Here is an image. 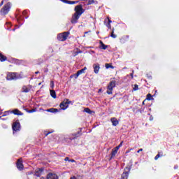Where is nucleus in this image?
<instances>
[{"instance_id":"48","label":"nucleus","mask_w":179,"mask_h":179,"mask_svg":"<svg viewBox=\"0 0 179 179\" xmlns=\"http://www.w3.org/2000/svg\"><path fill=\"white\" fill-rule=\"evenodd\" d=\"M106 20H105V22H104L106 23Z\"/></svg>"},{"instance_id":"23","label":"nucleus","mask_w":179,"mask_h":179,"mask_svg":"<svg viewBox=\"0 0 179 179\" xmlns=\"http://www.w3.org/2000/svg\"><path fill=\"white\" fill-rule=\"evenodd\" d=\"M82 73H85V71L83 69L78 71L76 75V79L78 78V76H79V75H82Z\"/></svg>"},{"instance_id":"24","label":"nucleus","mask_w":179,"mask_h":179,"mask_svg":"<svg viewBox=\"0 0 179 179\" xmlns=\"http://www.w3.org/2000/svg\"><path fill=\"white\" fill-rule=\"evenodd\" d=\"M105 66H106V69H108V68H111V69H114V66H113L110 64H106Z\"/></svg>"},{"instance_id":"4","label":"nucleus","mask_w":179,"mask_h":179,"mask_svg":"<svg viewBox=\"0 0 179 179\" xmlns=\"http://www.w3.org/2000/svg\"><path fill=\"white\" fill-rule=\"evenodd\" d=\"M115 87V80L110 81L107 87V92L108 94H113V90Z\"/></svg>"},{"instance_id":"42","label":"nucleus","mask_w":179,"mask_h":179,"mask_svg":"<svg viewBox=\"0 0 179 179\" xmlns=\"http://www.w3.org/2000/svg\"><path fill=\"white\" fill-rule=\"evenodd\" d=\"M39 73H40V72H38V71L35 72L36 74Z\"/></svg>"},{"instance_id":"49","label":"nucleus","mask_w":179,"mask_h":179,"mask_svg":"<svg viewBox=\"0 0 179 179\" xmlns=\"http://www.w3.org/2000/svg\"><path fill=\"white\" fill-rule=\"evenodd\" d=\"M41 179H44L43 177Z\"/></svg>"},{"instance_id":"12","label":"nucleus","mask_w":179,"mask_h":179,"mask_svg":"<svg viewBox=\"0 0 179 179\" xmlns=\"http://www.w3.org/2000/svg\"><path fill=\"white\" fill-rule=\"evenodd\" d=\"M94 73H99V71L100 70V64H94L93 65Z\"/></svg>"},{"instance_id":"16","label":"nucleus","mask_w":179,"mask_h":179,"mask_svg":"<svg viewBox=\"0 0 179 179\" xmlns=\"http://www.w3.org/2000/svg\"><path fill=\"white\" fill-rule=\"evenodd\" d=\"M128 176H129V172L128 171L124 172L122 174V179H128Z\"/></svg>"},{"instance_id":"21","label":"nucleus","mask_w":179,"mask_h":179,"mask_svg":"<svg viewBox=\"0 0 179 179\" xmlns=\"http://www.w3.org/2000/svg\"><path fill=\"white\" fill-rule=\"evenodd\" d=\"M6 59H8V58L6 56H4L3 55H1L0 56L1 62H3L4 61H6Z\"/></svg>"},{"instance_id":"46","label":"nucleus","mask_w":179,"mask_h":179,"mask_svg":"<svg viewBox=\"0 0 179 179\" xmlns=\"http://www.w3.org/2000/svg\"><path fill=\"white\" fill-rule=\"evenodd\" d=\"M2 3H3V1L1 2V5H2Z\"/></svg>"},{"instance_id":"32","label":"nucleus","mask_w":179,"mask_h":179,"mask_svg":"<svg viewBox=\"0 0 179 179\" xmlns=\"http://www.w3.org/2000/svg\"><path fill=\"white\" fill-rule=\"evenodd\" d=\"M92 3H94V0H89L88 5H92Z\"/></svg>"},{"instance_id":"18","label":"nucleus","mask_w":179,"mask_h":179,"mask_svg":"<svg viewBox=\"0 0 179 179\" xmlns=\"http://www.w3.org/2000/svg\"><path fill=\"white\" fill-rule=\"evenodd\" d=\"M85 113H87V114H94V111H92L89 108H85L84 109Z\"/></svg>"},{"instance_id":"2","label":"nucleus","mask_w":179,"mask_h":179,"mask_svg":"<svg viewBox=\"0 0 179 179\" xmlns=\"http://www.w3.org/2000/svg\"><path fill=\"white\" fill-rule=\"evenodd\" d=\"M69 36V31L63 32L57 35V40H59V41H65Z\"/></svg>"},{"instance_id":"15","label":"nucleus","mask_w":179,"mask_h":179,"mask_svg":"<svg viewBox=\"0 0 179 179\" xmlns=\"http://www.w3.org/2000/svg\"><path fill=\"white\" fill-rule=\"evenodd\" d=\"M110 121L114 127H117V125L119 124L118 120H117L115 117H112Z\"/></svg>"},{"instance_id":"6","label":"nucleus","mask_w":179,"mask_h":179,"mask_svg":"<svg viewBox=\"0 0 179 179\" xmlns=\"http://www.w3.org/2000/svg\"><path fill=\"white\" fill-rule=\"evenodd\" d=\"M9 9H10V3H7L1 10V15H6L8 12H9Z\"/></svg>"},{"instance_id":"29","label":"nucleus","mask_w":179,"mask_h":179,"mask_svg":"<svg viewBox=\"0 0 179 179\" xmlns=\"http://www.w3.org/2000/svg\"><path fill=\"white\" fill-rule=\"evenodd\" d=\"M138 85H134V87H133V90L134 91H136V90H138Z\"/></svg>"},{"instance_id":"36","label":"nucleus","mask_w":179,"mask_h":179,"mask_svg":"<svg viewBox=\"0 0 179 179\" xmlns=\"http://www.w3.org/2000/svg\"><path fill=\"white\" fill-rule=\"evenodd\" d=\"M70 179H78V178H76V177H75V176H73V177L70 178Z\"/></svg>"},{"instance_id":"11","label":"nucleus","mask_w":179,"mask_h":179,"mask_svg":"<svg viewBox=\"0 0 179 179\" xmlns=\"http://www.w3.org/2000/svg\"><path fill=\"white\" fill-rule=\"evenodd\" d=\"M79 17H80L79 15H76L74 14L71 19V23L75 24L78 23V20H79Z\"/></svg>"},{"instance_id":"47","label":"nucleus","mask_w":179,"mask_h":179,"mask_svg":"<svg viewBox=\"0 0 179 179\" xmlns=\"http://www.w3.org/2000/svg\"><path fill=\"white\" fill-rule=\"evenodd\" d=\"M1 55H2V53H0V57H1Z\"/></svg>"},{"instance_id":"17","label":"nucleus","mask_w":179,"mask_h":179,"mask_svg":"<svg viewBox=\"0 0 179 179\" xmlns=\"http://www.w3.org/2000/svg\"><path fill=\"white\" fill-rule=\"evenodd\" d=\"M50 96H52L53 99H57V94L55 93L54 90H50Z\"/></svg>"},{"instance_id":"26","label":"nucleus","mask_w":179,"mask_h":179,"mask_svg":"<svg viewBox=\"0 0 179 179\" xmlns=\"http://www.w3.org/2000/svg\"><path fill=\"white\" fill-rule=\"evenodd\" d=\"M110 37H112V38H117V35L114 34V29H112Z\"/></svg>"},{"instance_id":"34","label":"nucleus","mask_w":179,"mask_h":179,"mask_svg":"<svg viewBox=\"0 0 179 179\" xmlns=\"http://www.w3.org/2000/svg\"><path fill=\"white\" fill-rule=\"evenodd\" d=\"M35 111H36V110L32 109V110H29V113H34Z\"/></svg>"},{"instance_id":"31","label":"nucleus","mask_w":179,"mask_h":179,"mask_svg":"<svg viewBox=\"0 0 179 179\" xmlns=\"http://www.w3.org/2000/svg\"><path fill=\"white\" fill-rule=\"evenodd\" d=\"M150 99H152V94H148L147 95V100H150Z\"/></svg>"},{"instance_id":"28","label":"nucleus","mask_w":179,"mask_h":179,"mask_svg":"<svg viewBox=\"0 0 179 179\" xmlns=\"http://www.w3.org/2000/svg\"><path fill=\"white\" fill-rule=\"evenodd\" d=\"M122 143H124V141H122V142L120 143V144L118 146H117L116 148H115V149L116 150H118V149H120V148H121V146H122Z\"/></svg>"},{"instance_id":"7","label":"nucleus","mask_w":179,"mask_h":179,"mask_svg":"<svg viewBox=\"0 0 179 179\" xmlns=\"http://www.w3.org/2000/svg\"><path fill=\"white\" fill-rule=\"evenodd\" d=\"M17 79V76H16V73H8L6 76L7 80H15Z\"/></svg>"},{"instance_id":"27","label":"nucleus","mask_w":179,"mask_h":179,"mask_svg":"<svg viewBox=\"0 0 179 179\" xmlns=\"http://www.w3.org/2000/svg\"><path fill=\"white\" fill-rule=\"evenodd\" d=\"M78 1H68L67 3H69L70 5H75V3H78Z\"/></svg>"},{"instance_id":"40","label":"nucleus","mask_w":179,"mask_h":179,"mask_svg":"<svg viewBox=\"0 0 179 179\" xmlns=\"http://www.w3.org/2000/svg\"><path fill=\"white\" fill-rule=\"evenodd\" d=\"M78 52V54H81L82 51L79 50Z\"/></svg>"},{"instance_id":"13","label":"nucleus","mask_w":179,"mask_h":179,"mask_svg":"<svg viewBox=\"0 0 179 179\" xmlns=\"http://www.w3.org/2000/svg\"><path fill=\"white\" fill-rule=\"evenodd\" d=\"M43 169H37L35 171V176H36V177H40L42 174H43Z\"/></svg>"},{"instance_id":"3","label":"nucleus","mask_w":179,"mask_h":179,"mask_svg":"<svg viewBox=\"0 0 179 179\" xmlns=\"http://www.w3.org/2000/svg\"><path fill=\"white\" fill-rule=\"evenodd\" d=\"M71 103H72V101H69V99H64L59 104V107H60L61 110H66V108H68V107H69V104H71Z\"/></svg>"},{"instance_id":"19","label":"nucleus","mask_w":179,"mask_h":179,"mask_svg":"<svg viewBox=\"0 0 179 179\" xmlns=\"http://www.w3.org/2000/svg\"><path fill=\"white\" fill-rule=\"evenodd\" d=\"M47 111L48 113H58V109H57V108H50V109H48Z\"/></svg>"},{"instance_id":"38","label":"nucleus","mask_w":179,"mask_h":179,"mask_svg":"<svg viewBox=\"0 0 179 179\" xmlns=\"http://www.w3.org/2000/svg\"><path fill=\"white\" fill-rule=\"evenodd\" d=\"M101 90H102L101 89H99L98 91V93H101Z\"/></svg>"},{"instance_id":"30","label":"nucleus","mask_w":179,"mask_h":179,"mask_svg":"<svg viewBox=\"0 0 179 179\" xmlns=\"http://www.w3.org/2000/svg\"><path fill=\"white\" fill-rule=\"evenodd\" d=\"M160 156H163L162 155H160V153L157 154L155 157V160H157V159H159V157H160Z\"/></svg>"},{"instance_id":"33","label":"nucleus","mask_w":179,"mask_h":179,"mask_svg":"<svg viewBox=\"0 0 179 179\" xmlns=\"http://www.w3.org/2000/svg\"><path fill=\"white\" fill-rule=\"evenodd\" d=\"M50 87L51 89H54V81H50Z\"/></svg>"},{"instance_id":"41","label":"nucleus","mask_w":179,"mask_h":179,"mask_svg":"<svg viewBox=\"0 0 179 179\" xmlns=\"http://www.w3.org/2000/svg\"><path fill=\"white\" fill-rule=\"evenodd\" d=\"M78 54H79V52H76V54H75V55H78Z\"/></svg>"},{"instance_id":"5","label":"nucleus","mask_w":179,"mask_h":179,"mask_svg":"<svg viewBox=\"0 0 179 179\" xmlns=\"http://www.w3.org/2000/svg\"><path fill=\"white\" fill-rule=\"evenodd\" d=\"M75 12L76 13H74V15L80 17L82 15V13L85 12V10H83L82 5H78L75 7Z\"/></svg>"},{"instance_id":"45","label":"nucleus","mask_w":179,"mask_h":179,"mask_svg":"<svg viewBox=\"0 0 179 179\" xmlns=\"http://www.w3.org/2000/svg\"><path fill=\"white\" fill-rule=\"evenodd\" d=\"M40 85H41V83H40L38 84L39 86H40Z\"/></svg>"},{"instance_id":"35","label":"nucleus","mask_w":179,"mask_h":179,"mask_svg":"<svg viewBox=\"0 0 179 179\" xmlns=\"http://www.w3.org/2000/svg\"><path fill=\"white\" fill-rule=\"evenodd\" d=\"M143 150V149L141 148L137 151V153H140V152H142Z\"/></svg>"},{"instance_id":"44","label":"nucleus","mask_w":179,"mask_h":179,"mask_svg":"<svg viewBox=\"0 0 179 179\" xmlns=\"http://www.w3.org/2000/svg\"><path fill=\"white\" fill-rule=\"evenodd\" d=\"M131 78H134V76H133V74H131Z\"/></svg>"},{"instance_id":"37","label":"nucleus","mask_w":179,"mask_h":179,"mask_svg":"<svg viewBox=\"0 0 179 179\" xmlns=\"http://www.w3.org/2000/svg\"><path fill=\"white\" fill-rule=\"evenodd\" d=\"M86 69H87V68H86V67H84L83 69V71H86Z\"/></svg>"},{"instance_id":"22","label":"nucleus","mask_w":179,"mask_h":179,"mask_svg":"<svg viewBox=\"0 0 179 179\" xmlns=\"http://www.w3.org/2000/svg\"><path fill=\"white\" fill-rule=\"evenodd\" d=\"M108 19V24H106L108 29H111V20H110V17H107Z\"/></svg>"},{"instance_id":"25","label":"nucleus","mask_w":179,"mask_h":179,"mask_svg":"<svg viewBox=\"0 0 179 179\" xmlns=\"http://www.w3.org/2000/svg\"><path fill=\"white\" fill-rule=\"evenodd\" d=\"M118 152V150H116V148L114 149L113 151H112L111 157H113V156H115Z\"/></svg>"},{"instance_id":"50","label":"nucleus","mask_w":179,"mask_h":179,"mask_svg":"<svg viewBox=\"0 0 179 179\" xmlns=\"http://www.w3.org/2000/svg\"><path fill=\"white\" fill-rule=\"evenodd\" d=\"M82 1H86V0H82Z\"/></svg>"},{"instance_id":"20","label":"nucleus","mask_w":179,"mask_h":179,"mask_svg":"<svg viewBox=\"0 0 179 179\" xmlns=\"http://www.w3.org/2000/svg\"><path fill=\"white\" fill-rule=\"evenodd\" d=\"M100 44H101V48L102 50H107V45H104V43H103V41H100Z\"/></svg>"},{"instance_id":"9","label":"nucleus","mask_w":179,"mask_h":179,"mask_svg":"<svg viewBox=\"0 0 179 179\" xmlns=\"http://www.w3.org/2000/svg\"><path fill=\"white\" fill-rule=\"evenodd\" d=\"M47 179H58V176L53 173H50L47 176Z\"/></svg>"},{"instance_id":"1","label":"nucleus","mask_w":179,"mask_h":179,"mask_svg":"<svg viewBox=\"0 0 179 179\" xmlns=\"http://www.w3.org/2000/svg\"><path fill=\"white\" fill-rule=\"evenodd\" d=\"M9 114H14L15 115H23V113H22L20 110L18 109H14L13 110L6 111L4 115H3L1 117L9 115Z\"/></svg>"},{"instance_id":"14","label":"nucleus","mask_w":179,"mask_h":179,"mask_svg":"<svg viewBox=\"0 0 179 179\" xmlns=\"http://www.w3.org/2000/svg\"><path fill=\"white\" fill-rule=\"evenodd\" d=\"M20 127V124L19 122H15L13 124V131H19V128Z\"/></svg>"},{"instance_id":"39","label":"nucleus","mask_w":179,"mask_h":179,"mask_svg":"<svg viewBox=\"0 0 179 179\" xmlns=\"http://www.w3.org/2000/svg\"><path fill=\"white\" fill-rule=\"evenodd\" d=\"M65 160L66 161V160H69V157H66L65 158Z\"/></svg>"},{"instance_id":"10","label":"nucleus","mask_w":179,"mask_h":179,"mask_svg":"<svg viewBox=\"0 0 179 179\" xmlns=\"http://www.w3.org/2000/svg\"><path fill=\"white\" fill-rule=\"evenodd\" d=\"M31 89V85H24L22 87V92L23 93H29V92H30V90Z\"/></svg>"},{"instance_id":"43","label":"nucleus","mask_w":179,"mask_h":179,"mask_svg":"<svg viewBox=\"0 0 179 179\" xmlns=\"http://www.w3.org/2000/svg\"><path fill=\"white\" fill-rule=\"evenodd\" d=\"M126 153H129V151H127Z\"/></svg>"},{"instance_id":"8","label":"nucleus","mask_w":179,"mask_h":179,"mask_svg":"<svg viewBox=\"0 0 179 179\" xmlns=\"http://www.w3.org/2000/svg\"><path fill=\"white\" fill-rule=\"evenodd\" d=\"M17 167L18 170H23V160L22 158L19 159L17 162Z\"/></svg>"}]
</instances>
